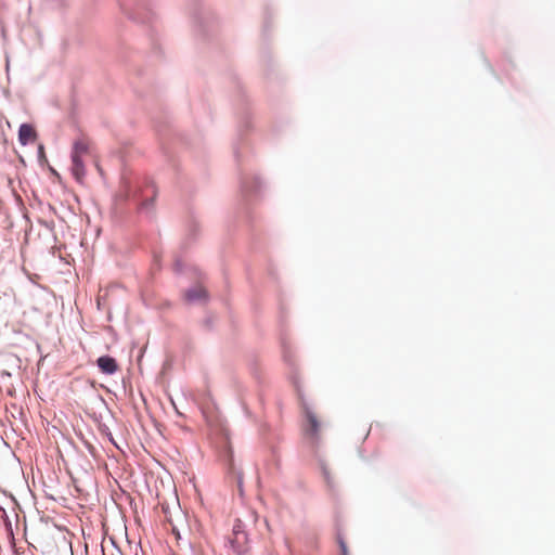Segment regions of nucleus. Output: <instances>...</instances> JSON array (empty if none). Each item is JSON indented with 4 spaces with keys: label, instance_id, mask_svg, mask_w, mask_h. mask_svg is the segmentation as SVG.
<instances>
[{
    "label": "nucleus",
    "instance_id": "nucleus-2",
    "mask_svg": "<svg viewBox=\"0 0 555 555\" xmlns=\"http://www.w3.org/2000/svg\"><path fill=\"white\" fill-rule=\"evenodd\" d=\"M225 547L229 555H245L248 552V539L243 525L237 520L227 539Z\"/></svg>",
    "mask_w": 555,
    "mask_h": 555
},
{
    "label": "nucleus",
    "instance_id": "nucleus-4",
    "mask_svg": "<svg viewBox=\"0 0 555 555\" xmlns=\"http://www.w3.org/2000/svg\"><path fill=\"white\" fill-rule=\"evenodd\" d=\"M37 139V133L34 127L29 124H23L18 130V140L21 144L26 145Z\"/></svg>",
    "mask_w": 555,
    "mask_h": 555
},
{
    "label": "nucleus",
    "instance_id": "nucleus-1",
    "mask_svg": "<svg viewBox=\"0 0 555 555\" xmlns=\"http://www.w3.org/2000/svg\"><path fill=\"white\" fill-rule=\"evenodd\" d=\"M92 141L85 134L79 135L72 146V173L76 181L82 183L86 177L85 157L92 153Z\"/></svg>",
    "mask_w": 555,
    "mask_h": 555
},
{
    "label": "nucleus",
    "instance_id": "nucleus-7",
    "mask_svg": "<svg viewBox=\"0 0 555 555\" xmlns=\"http://www.w3.org/2000/svg\"><path fill=\"white\" fill-rule=\"evenodd\" d=\"M339 544H340L341 555H348V550H347L345 542L340 541Z\"/></svg>",
    "mask_w": 555,
    "mask_h": 555
},
{
    "label": "nucleus",
    "instance_id": "nucleus-3",
    "mask_svg": "<svg viewBox=\"0 0 555 555\" xmlns=\"http://www.w3.org/2000/svg\"><path fill=\"white\" fill-rule=\"evenodd\" d=\"M306 418L308 422V426L306 428V434L309 437L317 439L319 436V433H320V428H321V424H320L317 415L313 412H311L310 410H307Z\"/></svg>",
    "mask_w": 555,
    "mask_h": 555
},
{
    "label": "nucleus",
    "instance_id": "nucleus-6",
    "mask_svg": "<svg viewBox=\"0 0 555 555\" xmlns=\"http://www.w3.org/2000/svg\"><path fill=\"white\" fill-rule=\"evenodd\" d=\"M205 298H206V291L201 285L195 286L194 288L189 289L185 293V299L189 302L205 299Z\"/></svg>",
    "mask_w": 555,
    "mask_h": 555
},
{
    "label": "nucleus",
    "instance_id": "nucleus-5",
    "mask_svg": "<svg viewBox=\"0 0 555 555\" xmlns=\"http://www.w3.org/2000/svg\"><path fill=\"white\" fill-rule=\"evenodd\" d=\"M96 363L101 372L104 374H114L118 370L116 360L108 356L100 357Z\"/></svg>",
    "mask_w": 555,
    "mask_h": 555
}]
</instances>
